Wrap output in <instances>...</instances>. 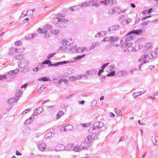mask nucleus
<instances>
[{"instance_id":"obj_49","label":"nucleus","mask_w":158,"mask_h":158,"mask_svg":"<svg viewBox=\"0 0 158 158\" xmlns=\"http://www.w3.org/2000/svg\"><path fill=\"white\" fill-rule=\"evenodd\" d=\"M115 72L114 71H113L111 73L108 74L107 75L108 76H112L115 75Z\"/></svg>"},{"instance_id":"obj_57","label":"nucleus","mask_w":158,"mask_h":158,"mask_svg":"<svg viewBox=\"0 0 158 158\" xmlns=\"http://www.w3.org/2000/svg\"><path fill=\"white\" fill-rule=\"evenodd\" d=\"M81 49L82 50V52L88 50L87 48H85V47H81Z\"/></svg>"},{"instance_id":"obj_28","label":"nucleus","mask_w":158,"mask_h":158,"mask_svg":"<svg viewBox=\"0 0 158 158\" xmlns=\"http://www.w3.org/2000/svg\"><path fill=\"white\" fill-rule=\"evenodd\" d=\"M111 37H105L103 40V41L104 42L105 41H110V43H112V40H111Z\"/></svg>"},{"instance_id":"obj_39","label":"nucleus","mask_w":158,"mask_h":158,"mask_svg":"<svg viewBox=\"0 0 158 158\" xmlns=\"http://www.w3.org/2000/svg\"><path fill=\"white\" fill-rule=\"evenodd\" d=\"M34 118L32 117L31 118H29V119H27L26 121V123H29L31 122L32 121H33Z\"/></svg>"},{"instance_id":"obj_48","label":"nucleus","mask_w":158,"mask_h":158,"mask_svg":"<svg viewBox=\"0 0 158 158\" xmlns=\"http://www.w3.org/2000/svg\"><path fill=\"white\" fill-rule=\"evenodd\" d=\"M152 8L150 9L148 12H147V10H145L143 12L142 14H144L146 12H147V13H150L152 12Z\"/></svg>"},{"instance_id":"obj_14","label":"nucleus","mask_w":158,"mask_h":158,"mask_svg":"<svg viewBox=\"0 0 158 158\" xmlns=\"http://www.w3.org/2000/svg\"><path fill=\"white\" fill-rule=\"evenodd\" d=\"M73 126L71 125H68L63 127V130L64 131H71L73 129Z\"/></svg>"},{"instance_id":"obj_24","label":"nucleus","mask_w":158,"mask_h":158,"mask_svg":"<svg viewBox=\"0 0 158 158\" xmlns=\"http://www.w3.org/2000/svg\"><path fill=\"white\" fill-rule=\"evenodd\" d=\"M64 114V112L62 111H59L57 114V119L60 118L61 116Z\"/></svg>"},{"instance_id":"obj_9","label":"nucleus","mask_w":158,"mask_h":158,"mask_svg":"<svg viewBox=\"0 0 158 158\" xmlns=\"http://www.w3.org/2000/svg\"><path fill=\"white\" fill-rule=\"evenodd\" d=\"M23 51V50L20 48H11L9 50V53L10 55L13 54L14 53L17 52H21Z\"/></svg>"},{"instance_id":"obj_64","label":"nucleus","mask_w":158,"mask_h":158,"mask_svg":"<svg viewBox=\"0 0 158 158\" xmlns=\"http://www.w3.org/2000/svg\"><path fill=\"white\" fill-rule=\"evenodd\" d=\"M155 52L157 55H158V48L156 49L155 50Z\"/></svg>"},{"instance_id":"obj_42","label":"nucleus","mask_w":158,"mask_h":158,"mask_svg":"<svg viewBox=\"0 0 158 158\" xmlns=\"http://www.w3.org/2000/svg\"><path fill=\"white\" fill-rule=\"evenodd\" d=\"M31 110V108H29L27 109H26L22 113L23 114H27V112H29Z\"/></svg>"},{"instance_id":"obj_22","label":"nucleus","mask_w":158,"mask_h":158,"mask_svg":"<svg viewBox=\"0 0 158 158\" xmlns=\"http://www.w3.org/2000/svg\"><path fill=\"white\" fill-rule=\"evenodd\" d=\"M50 31L51 33L54 35H57L59 34L60 32L59 30L54 29L50 30Z\"/></svg>"},{"instance_id":"obj_1","label":"nucleus","mask_w":158,"mask_h":158,"mask_svg":"<svg viewBox=\"0 0 158 158\" xmlns=\"http://www.w3.org/2000/svg\"><path fill=\"white\" fill-rule=\"evenodd\" d=\"M54 20L56 23V25L58 27H65L68 25V20L60 15H57L54 18Z\"/></svg>"},{"instance_id":"obj_5","label":"nucleus","mask_w":158,"mask_h":158,"mask_svg":"<svg viewBox=\"0 0 158 158\" xmlns=\"http://www.w3.org/2000/svg\"><path fill=\"white\" fill-rule=\"evenodd\" d=\"M145 40L144 39L141 38L138 39L136 41V45L138 46L139 48H140L143 47L144 44L145 43Z\"/></svg>"},{"instance_id":"obj_35","label":"nucleus","mask_w":158,"mask_h":158,"mask_svg":"<svg viewBox=\"0 0 158 158\" xmlns=\"http://www.w3.org/2000/svg\"><path fill=\"white\" fill-rule=\"evenodd\" d=\"M98 43H96L92 44L91 46L90 47L89 50H91L94 49L96 46L98 45Z\"/></svg>"},{"instance_id":"obj_36","label":"nucleus","mask_w":158,"mask_h":158,"mask_svg":"<svg viewBox=\"0 0 158 158\" xmlns=\"http://www.w3.org/2000/svg\"><path fill=\"white\" fill-rule=\"evenodd\" d=\"M82 149L79 146H76L74 148V150L76 152H78L80 150Z\"/></svg>"},{"instance_id":"obj_20","label":"nucleus","mask_w":158,"mask_h":158,"mask_svg":"<svg viewBox=\"0 0 158 158\" xmlns=\"http://www.w3.org/2000/svg\"><path fill=\"white\" fill-rule=\"evenodd\" d=\"M89 133H92V134H95L96 132H97V130L95 129L94 125H93V127H91L89 128Z\"/></svg>"},{"instance_id":"obj_4","label":"nucleus","mask_w":158,"mask_h":158,"mask_svg":"<svg viewBox=\"0 0 158 158\" xmlns=\"http://www.w3.org/2000/svg\"><path fill=\"white\" fill-rule=\"evenodd\" d=\"M90 138V137H87L85 138V142H83L80 145V147L82 149H87L88 147V143H89L90 141L89 142V139Z\"/></svg>"},{"instance_id":"obj_40","label":"nucleus","mask_w":158,"mask_h":158,"mask_svg":"<svg viewBox=\"0 0 158 158\" xmlns=\"http://www.w3.org/2000/svg\"><path fill=\"white\" fill-rule=\"evenodd\" d=\"M51 61L50 60H46L44 61L42 63V64H51Z\"/></svg>"},{"instance_id":"obj_38","label":"nucleus","mask_w":158,"mask_h":158,"mask_svg":"<svg viewBox=\"0 0 158 158\" xmlns=\"http://www.w3.org/2000/svg\"><path fill=\"white\" fill-rule=\"evenodd\" d=\"M52 134L51 133H47L45 136V138L48 139L51 138L52 136Z\"/></svg>"},{"instance_id":"obj_62","label":"nucleus","mask_w":158,"mask_h":158,"mask_svg":"<svg viewBox=\"0 0 158 158\" xmlns=\"http://www.w3.org/2000/svg\"><path fill=\"white\" fill-rule=\"evenodd\" d=\"M131 6L132 8H134L135 7V6L134 4L132 3L131 4Z\"/></svg>"},{"instance_id":"obj_34","label":"nucleus","mask_w":158,"mask_h":158,"mask_svg":"<svg viewBox=\"0 0 158 158\" xmlns=\"http://www.w3.org/2000/svg\"><path fill=\"white\" fill-rule=\"evenodd\" d=\"M15 59L16 60H22L23 59V57L21 55L19 54L17 56L15 57Z\"/></svg>"},{"instance_id":"obj_16","label":"nucleus","mask_w":158,"mask_h":158,"mask_svg":"<svg viewBox=\"0 0 158 158\" xmlns=\"http://www.w3.org/2000/svg\"><path fill=\"white\" fill-rule=\"evenodd\" d=\"M97 72V70L96 69L92 70V71H88L86 72L85 74L83 76L85 77H86L87 76L92 75L94 73H95Z\"/></svg>"},{"instance_id":"obj_47","label":"nucleus","mask_w":158,"mask_h":158,"mask_svg":"<svg viewBox=\"0 0 158 158\" xmlns=\"http://www.w3.org/2000/svg\"><path fill=\"white\" fill-rule=\"evenodd\" d=\"M21 42L20 41H18L15 43V46H18L21 45Z\"/></svg>"},{"instance_id":"obj_53","label":"nucleus","mask_w":158,"mask_h":158,"mask_svg":"<svg viewBox=\"0 0 158 158\" xmlns=\"http://www.w3.org/2000/svg\"><path fill=\"white\" fill-rule=\"evenodd\" d=\"M55 54V53L50 54L48 56V59H50L52 57L53 55Z\"/></svg>"},{"instance_id":"obj_32","label":"nucleus","mask_w":158,"mask_h":158,"mask_svg":"<svg viewBox=\"0 0 158 158\" xmlns=\"http://www.w3.org/2000/svg\"><path fill=\"white\" fill-rule=\"evenodd\" d=\"M111 40H112V43L113 42H117V41L118 40V38L117 37H112V36H111Z\"/></svg>"},{"instance_id":"obj_61","label":"nucleus","mask_w":158,"mask_h":158,"mask_svg":"<svg viewBox=\"0 0 158 158\" xmlns=\"http://www.w3.org/2000/svg\"><path fill=\"white\" fill-rule=\"evenodd\" d=\"M136 70V69H135V68H134L131 70V73H134V71H135Z\"/></svg>"},{"instance_id":"obj_33","label":"nucleus","mask_w":158,"mask_h":158,"mask_svg":"<svg viewBox=\"0 0 158 158\" xmlns=\"http://www.w3.org/2000/svg\"><path fill=\"white\" fill-rule=\"evenodd\" d=\"M91 125V123H82L81 126L84 127H88L90 126Z\"/></svg>"},{"instance_id":"obj_26","label":"nucleus","mask_w":158,"mask_h":158,"mask_svg":"<svg viewBox=\"0 0 158 158\" xmlns=\"http://www.w3.org/2000/svg\"><path fill=\"white\" fill-rule=\"evenodd\" d=\"M74 48L76 49V51L78 53H81L82 52V50L81 49V48H78L77 45H75L74 46Z\"/></svg>"},{"instance_id":"obj_58","label":"nucleus","mask_w":158,"mask_h":158,"mask_svg":"<svg viewBox=\"0 0 158 158\" xmlns=\"http://www.w3.org/2000/svg\"><path fill=\"white\" fill-rule=\"evenodd\" d=\"M38 68V69H41V68H44V67L43 66V65H39V66H38L37 67Z\"/></svg>"},{"instance_id":"obj_18","label":"nucleus","mask_w":158,"mask_h":158,"mask_svg":"<svg viewBox=\"0 0 158 158\" xmlns=\"http://www.w3.org/2000/svg\"><path fill=\"white\" fill-rule=\"evenodd\" d=\"M130 31L132 34H135L136 35H139L142 32V31L141 29H140L139 30L132 31Z\"/></svg>"},{"instance_id":"obj_7","label":"nucleus","mask_w":158,"mask_h":158,"mask_svg":"<svg viewBox=\"0 0 158 158\" xmlns=\"http://www.w3.org/2000/svg\"><path fill=\"white\" fill-rule=\"evenodd\" d=\"M135 37V35L133 34L131 31H129L126 36V41L128 42L132 40Z\"/></svg>"},{"instance_id":"obj_27","label":"nucleus","mask_w":158,"mask_h":158,"mask_svg":"<svg viewBox=\"0 0 158 158\" xmlns=\"http://www.w3.org/2000/svg\"><path fill=\"white\" fill-rule=\"evenodd\" d=\"M40 81H48L50 80L49 77H44L40 78L39 79Z\"/></svg>"},{"instance_id":"obj_63","label":"nucleus","mask_w":158,"mask_h":158,"mask_svg":"<svg viewBox=\"0 0 158 158\" xmlns=\"http://www.w3.org/2000/svg\"><path fill=\"white\" fill-rule=\"evenodd\" d=\"M34 71L36 72L38 70V68H35L33 69Z\"/></svg>"},{"instance_id":"obj_51","label":"nucleus","mask_w":158,"mask_h":158,"mask_svg":"<svg viewBox=\"0 0 158 158\" xmlns=\"http://www.w3.org/2000/svg\"><path fill=\"white\" fill-rule=\"evenodd\" d=\"M97 104V101L96 100L94 101L92 104V106H96Z\"/></svg>"},{"instance_id":"obj_55","label":"nucleus","mask_w":158,"mask_h":158,"mask_svg":"<svg viewBox=\"0 0 158 158\" xmlns=\"http://www.w3.org/2000/svg\"><path fill=\"white\" fill-rule=\"evenodd\" d=\"M15 154L17 155L18 156H21L22 155L21 153L19 152L18 151H16Z\"/></svg>"},{"instance_id":"obj_13","label":"nucleus","mask_w":158,"mask_h":158,"mask_svg":"<svg viewBox=\"0 0 158 158\" xmlns=\"http://www.w3.org/2000/svg\"><path fill=\"white\" fill-rule=\"evenodd\" d=\"M38 148L40 151H43L46 148V145L44 143H40L38 144Z\"/></svg>"},{"instance_id":"obj_46","label":"nucleus","mask_w":158,"mask_h":158,"mask_svg":"<svg viewBox=\"0 0 158 158\" xmlns=\"http://www.w3.org/2000/svg\"><path fill=\"white\" fill-rule=\"evenodd\" d=\"M106 34V32L105 31H101L99 33V34L101 36H104Z\"/></svg>"},{"instance_id":"obj_31","label":"nucleus","mask_w":158,"mask_h":158,"mask_svg":"<svg viewBox=\"0 0 158 158\" xmlns=\"http://www.w3.org/2000/svg\"><path fill=\"white\" fill-rule=\"evenodd\" d=\"M141 92H135L133 93V96L134 97L136 98L137 96L141 95L142 94Z\"/></svg>"},{"instance_id":"obj_10","label":"nucleus","mask_w":158,"mask_h":158,"mask_svg":"<svg viewBox=\"0 0 158 158\" xmlns=\"http://www.w3.org/2000/svg\"><path fill=\"white\" fill-rule=\"evenodd\" d=\"M94 125L95 129L98 130V128L103 127V123L102 122H97L95 123Z\"/></svg>"},{"instance_id":"obj_29","label":"nucleus","mask_w":158,"mask_h":158,"mask_svg":"<svg viewBox=\"0 0 158 158\" xmlns=\"http://www.w3.org/2000/svg\"><path fill=\"white\" fill-rule=\"evenodd\" d=\"M90 4V2H85L82 3L81 5V7H86L89 6Z\"/></svg>"},{"instance_id":"obj_41","label":"nucleus","mask_w":158,"mask_h":158,"mask_svg":"<svg viewBox=\"0 0 158 158\" xmlns=\"http://www.w3.org/2000/svg\"><path fill=\"white\" fill-rule=\"evenodd\" d=\"M69 63V62H67L65 61H64L62 62H59L57 63V65H62L64 64H67V63Z\"/></svg>"},{"instance_id":"obj_50","label":"nucleus","mask_w":158,"mask_h":158,"mask_svg":"<svg viewBox=\"0 0 158 158\" xmlns=\"http://www.w3.org/2000/svg\"><path fill=\"white\" fill-rule=\"evenodd\" d=\"M109 64V63H107L104 64L102 67V70H104V69L106 68L107 65Z\"/></svg>"},{"instance_id":"obj_60","label":"nucleus","mask_w":158,"mask_h":158,"mask_svg":"<svg viewBox=\"0 0 158 158\" xmlns=\"http://www.w3.org/2000/svg\"><path fill=\"white\" fill-rule=\"evenodd\" d=\"M110 117H114L115 116V114L112 112L110 113Z\"/></svg>"},{"instance_id":"obj_8","label":"nucleus","mask_w":158,"mask_h":158,"mask_svg":"<svg viewBox=\"0 0 158 158\" xmlns=\"http://www.w3.org/2000/svg\"><path fill=\"white\" fill-rule=\"evenodd\" d=\"M65 146L63 144H59L57 145L55 148V150L56 151H61L65 150Z\"/></svg>"},{"instance_id":"obj_30","label":"nucleus","mask_w":158,"mask_h":158,"mask_svg":"<svg viewBox=\"0 0 158 158\" xmlns=\"http://www.w3.org/2000/svg\"><path fill=\"white\" fill-rule=\"evenodd\" d=\"M111 2V0H106L103 1H102L100 2L101 3H102L103 4L105 5H106L109 3Z\"/></svg>"},{"instance_id":"obj_54","label":"nucleus","mask_w":158,"mask_h":158,"mask_svg":"<svg viewBox=\"0 0 158 158\" xmlns=\"http://www.w3.org/2000/svg\"><path fill=\"white\" fill-rule=\"evenodd\" d=\"M104 72V70H102V69L100 70L98 73V75H100L102 73H103Z\"/></svg>"},{"instance_id":"obj_11","label":"nucleus","mask_w":158,"mask_h":158,"mask_svg":"<svg viewBox=\"0 0 158 158\" xmlns=\"http://www.w3.org/2000/svg\"><path fill=\"white\" fill-rule=\"evenodd\" d=\"M19 65L20 68H24L28 66V63L24 59H23L21 60Z\"/></svg>"},{"instance_id":"obj_15","label":"nucleus","mask_w":158,"mask_h":158,"mask_svg":"<svg viewBox=\"0 0 158 158\" xmlns=\"http://www.w3.org/2000/svg\"><path fill=\"white\" fill-rule=\"evenodd\" d=\"M119 28L118 25H114L110 26L109 29V31H112L118 29Z\"/></svg>"},{"instance_id":"obj_17","label":"nucleus","mask_w":158,"mask_h":158,"mask_svg":"<svg viewBox=\"0 0 158 158\" xmlns=\"http://www.w3.org/2000/svg\"><path fill=\"white\" fill-rule=\"evenodd\" d=\"M19 71V70L16 69L13 71H10L8 73V74L10 75H13L17 74Z\"/></svg>"},{"instance_id":"obj_59","label":"nucleus","mask_w":158,"mask_h":158,"mask_svg":"<svg viewBox=\"0 0 158 158\" xmlns=\"http://www.w3.org/2000/svg\"><path fill=\"white\" fill-rule=\"evenodd\" d=\"M151 16H146V17H144L142 19V20H144L145 19H147L150 17H151Z\"/></svg>"},{"instance_id":"obj_56","label":"nucleus","mask_w":158,"mask_h":158,"mask_svg":"<svg viewBox=\"0 0 158 158\" xmlns=\"http://www.w3.org/2000/svg\"><path fill=\"white\" fill-rule=\"evenodd\" d=\"M27 84H24L23 85H22L21 86V88H26L27 85Z\"/></svg>"},{"instance_id":"obj_25","label":"nucleus","mask_w":158,"mask_h":158,"mask_svg":"<svg viewBox=\"0 0 158 158\" xmlns=\"http://www.w3.org/2000/svg\"><path fill=\"white\" fill-rule=\"evenodd\" d=\"M90 2V3L91 2L92 5L93 6H95L96 5H98V1L96 0H91L90 1H89Z\"/></svg>"},{"instance_id":"obj_19","label":"nucleus","mask_w":158,"mask_h":158,"mask_svg":"<svg viewBox=\"0 0 158 158\" xmlns=\"http://www.w3.org/2000/svg\"><path fill=\"white\" fill-rule=\"evenodd\" d=\"M152 44L151 43H147L144 46V48L146 51H147L148 49L152 48Z\"/></svg>"},{"instance_id":"obj_52","label":"nucleus","mask_w":158,"mask_h":158,"mask_svg":"<svg viewBox=\"0 0 158 158\" xmlns=\"http://www.w3.org/2000/svg\"><path fill=\"white\" fill-rule=\"evenodd\" d=\"M34 11V10H29L27 12V13H28L29 12H31V13L29 14L30 15H31L33 13Z\"/></svg>"},{"instance_id":"obj_3","label":"nucleus","mask_w":158,"mask_h":158,"mask_svg":"<svg viewBox=\"0 0 158 158\" xmlns=\"http://www.w3.org/2000/svg\"><path fill=\"white\" fill-rule=\"evenodd\" d=\"M51 26L49 25H47L44 27L43 28H39L38 29V33L40 34H45V37H48L49 36L50 34L48 32V30L49 28H51Z\"/></svg>"},{"instance_id":"obj_23","label":"nucleus","mask_w":158,"mask_h":158,"mask_svg":"<svg viewBox=\"0 0 158 158\" xmlns=\"http://www.w3.org/2000/svg\"><path fill=\"white\" fill-rule=\"evenodd\" d=\"M148 57V55L147 54H145L143 55H142L140 59L139 60V61H140L142 60H143L144 63H146V61H144V60L146 59Z\"/></svg>"},{"instance_id":"obj_6","label":"nucleus","mask_w":158,"mask_h":158,"mask_svg":"<svg viewBox=\"0 0 158 158\" xmlns=\"http://www.w3.org/2000/svg\"><path fill=\"white\" fill-rule=\"evenodd\" d=\"M74 42V40L72 39H69V40H61V43L63 45H69L72 44Z\"/></svg>"},{"instance_id":"obj_21","label":"nucleus","mask_w":158,"mask_h":158,"mask_svg":"<svg viewBox=\"0 0 158 158\" xmlns=\"http://www.w3.org/2000/svg\"><path fill=\"white\" fill-rule=\"evenodd\" d=\"M81 78V76H77V77H75L73 76H72L70 77L69 78V80L71 81H73L75 80H77L78 79H80Z\"/></svg>"},{"instance_id":"obj_45","label":"nucleus","mask_w":158,"mask_h":158,"mask_svg":"<svg viewBox=\"0 0 158 158\" xmlns=\"http://www.w3.org/2000/svg\"><path fill=\"white\" fill-rule=\"evenodd\" d=\"M109 12L110 14H113L114 13H115V9L114 8H113L110 10Z\"/></svg>"},{"instance_id":"obj_2","label":"nucleus","mask_w":158,"mask_h":158,"mask_svg":"<svg viewBox=\"0 0 158 158\" xmlns=\"http://www.w3.org/2000/svg\"><path fill=\"white\" fill-rule=\"evenodd\" d=\"M54 20L56 23V25L58 27H65L68 25V20L60 15H57L54 18Z\"/></svg>"},{"instance_id":"obj_12","label":"nucleus","mask_w":158,"mask_h":158,"mask_svg":"<svg viewBox=\"0 0 158 158\" xmlns=\"http://www.w3.org/2000/svg\"><path fill=\"white\" fill-rule=\"evenodd\" d=\"M42 111L43 109L41 107H38L34 110L33 115L35 116L40 114Z\"/></svg>"},{"instance_id":"obj_44","label":"nucleus","mask_w":158,"mask_h":158,"mask_svg":"<svg viewBox=\"0 0 158 158\" xmlns=\"http://www.w3.org/2000/svg\"><path fill=\"white\" fill-rule=\"evenodd\" d=\"M6 78V75H2L0 76V80H2Z\"/></svg>"},{"instance_id":"obj_37","label":"nucleus","mask_w":158,"mask_h":158,"mask_svg":"<svg viewBox=\"0 0 158 158\" xmlns=\"http://www.w3.org/2000/svg\"><path fill=\"white\" fill-rule=\"evenodd\" d=\"M22 92L21 91L19 90L15 94V96L17 97H19L22 94Z\"/></svg>"},{"instance_id":"obj_43","label":"nucleus","mask_w":158,"mask_h":158,"mask_svg":"<svg viewBox=\"0 0 158 158\" xmlns=\"http://www.w3.org/2000/svg\"><path fill=\"white\" fill-rule=\"evenodd\" d=\"M85 54H84V55H82L81 56H77L76 57L74 58V59H75V60L80 59L81 58H82L83 57L85 56Z\"/></svg>"}]
</instances>
